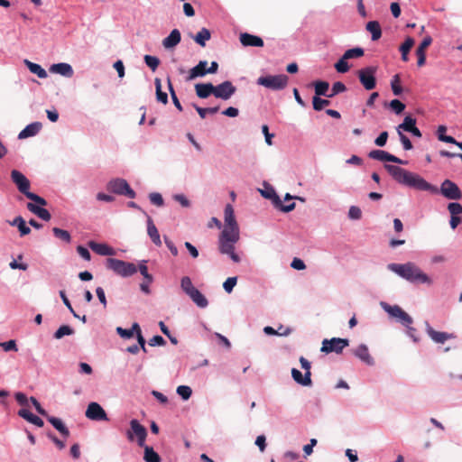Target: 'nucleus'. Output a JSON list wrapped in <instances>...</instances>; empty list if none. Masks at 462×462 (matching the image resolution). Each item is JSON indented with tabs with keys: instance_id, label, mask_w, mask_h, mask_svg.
<instances>
[{
	"instance_id": "obj_1",
	"label": "nucleus",
	"mask_w": 462,
	"mask_h": 462,
	"mask_svg": "<svg viewBox=\"0 0 462 462\" xmlns=\"http://www.w3.org/2000/svg\"><path fill=\"white\" fill-rule=\"evenodd\" d=\"M388 269L412 283L431 284L432 282L426 273L411 262L406 263H390Z\"/></svg>"
},
{
	"instance_id": "obj_2",
	"label": "nucleus",
	"mask_w": 462,
	"mask_h": 462,
	"mask_svg": "<svg viewBox=\"0 0 462 462\" xmlns=\"http://www.w3.org/2000/svg\"><path fill=\"white\" fill-rule=\"evenodd\" d=\"M11 180L15 184L18 190L22 194H23L27 199L41 206L47 205V201L43 198L30 191V180L21 171L17 170H13L11 171Z\"/></svg>"
},
{
	"instance_id": "obj_3",
	"label": "nucleus",
	"mask_w": 462,
	"mask_h": 462,
	"mask_svg": "<svg viewBox=\"0 0 462 462\" xmlns=\"http://www.w3.org/2000/svg\"><path fill=\"white\" fill-rule=\"evenodd\" d=\"M239 227L224 226L219 236V251L229 252L231 245H236L239 240Z\"/></svg>"
},
{
	"instance_id": "obj_4",
	"label": "nucleus",
	"mask_w": 462,
	"mask_h": 462,
	"mask_svg": "<svg viewBox=\"0 0 462 462\" xmlns=\"http://www.w3.org/2000/svg\"><path fill=\"white\" fill-rule=\"evenodd\" d=\"M106 263L108 269L123 277L132 276L137 272V267L133 263L125 262L116 258H107Z\"/></svg>"
},
{
	"instance_id": "obj_5",
	"label": "nucleus",
	"mask_w": 462,
	"mask_h": 462,
	"mask_svg": "<svg viewBox=\"0 0 462 462\" xmlns=\"http://www.w3.org/2000/svg\"><path fill=\"white\" fill-rule=\"evenodd\" d=\"M289 83V77L285 74L268 75L260 77L257 84L272 90L284 89Z\"/></svg>"
},
{
	"instance_id": "obj_6",
	"label": "nucleus",
	"mask_w": 462,
	"mask_h": 462,
	"mask_svg": "<svg viewBox=\"0 0 462 462\" xmlns=\"http://www.w3.org/2000/svg\"><path fill=\"white\" fill-rule=\"evenodd\" d=\"M106 189L110 192H113L117 195H123L130 199L135 198L136 195L134 190L131 189L127 181L120 178L111 180L107 183Z\"/></svg>"
},
{
	"instance_id": "obj_7",
	"label": "nucleus",
	"mask_w": 462,
	"mask_h": 462,
	"mask_svg": "<svg viewBox=\"0 0 462 462\" xmlns=\"http://www.w3.org/2000/svg\"><path fill=\"white\" fill-rule=\"evenodd\" d=\"M376 67L368 66L356 71L358 79L365 90H372L376 87Z\"/></svg>"
},
{
	"instance_id": "obj_8",
	"label": "nucleus",
	"mask_w": 462,
	"mask_h": 462,
	"mask_svg": "<svg viewBox=\"0 0 462 462\" xmlns=\"http://www.w3.org/2000/svg\"><path fill=\"white\" fill-rule=\"evenodd\" d=\"M126 435L130 441H133L135 436L138 446L144 447L147 430L137 420L134 419L130 421V430L127 431Z\"/></svg>"
},
{
	"instance_id": "obj_9",
	"label": "nucleus",
	"mask_w": 462,
	"mask_h": 462,
	"mask_svg": "<svg viewBox=\"0 0 462 462\" xmlns=\"http://www.w3.org/2000/svg\"><path fill=\"white\" fill-rule=\"evenodd\" d=\"M348 345L349 340L346 338L333 337L331 339H324L320 350L327 354L331 352L340 354Z\"/></svg>"
},
{
	"instance_id": "obj_10",
	"label": "nucleus",
	"mask_w": 462,
	"mask_h": 462,
	"mask_svg": "<svg viewBox=\"0 0 462 462\" xmlns=\"http://www.w3.org/2000/svg\"><path fill=\"white\" fill-rule=\"evenodd\" d=\"M382 306L391 317L396 318L403 326L409 327L412 323L411 317L398 305L391 306L382 303Z\"/></svg>"
},
{
	"instance_id": "obj_11",
	"label": "nucleus",
	"mask_w": 462,
	"mask_h": 462,
	"mask_svg": "<svg viewBox=\"0 0 462 462\" xmlns=\"http://www.w3.org/2000/svg\"><path fill=\"white\" fill-rule=\"evenodd\" d=\"M441 194L451 200H458L462 198V192L458 186L450 180H445L440 186Z\"/></svg>"
},
{
	"instance_id": "obj_12",
	"label": "nucleus",
	"mask_w": 462,
	"mask_h": 462,
	"mask_svg": "<svg viewBox=\"0 0 462 462\" xmlns=\"http://www.w3.org/2000/svg\"><path fill=\"white\" fill-rule=\"evenodd\" d=\"M85 415L88 419L91 420H108L106 411L102 408V406L99 403L95 402H92L88 405Z\"/></svg>"
},
{
	"instance_id": "obj_13",
	"label": "nucleus",
	"mask_w": 462,
	"mask_h": 462,
	"mask_svg": "<svg viewBox=\"0 0 462 462\" xmlns=\"http://www.w3.org/2000/svg\"><path fill=\"white\" fill-rule=\"evenodd\" d=\"M236 88L233 85V83L226 80L217 86H215L214 96L217 98L227 100L236 93Z\"/></svg>"
},
{
	"instance_id": "obj_14",
	"label": "nucleus",
	"mask_w": 462,
	"mask_h": 462,
	"mask_svg": "<svg viewBox=\"0 0 462 462\" xmlns=\"http://www.w3.org/2000/svg\"><path fill=\"white\" fill-rule=\"evenodd\" d=\"M425 329L428 336L437 344H444L447 340L456 338L453 333L442 332L435 330L429 322L425 323Z\"/></svg>"
},
{
	"instance_id": "obj_15",
	"label": "nucleus",
	"mask_w": 462,
	"mask_h": 462,
	"mask_svg": "<svg viewBox=\"0 0 462 462\" xmlns=\"http://www.w3.org/2000/svg\"><path fill=\"white\" fill-rule=\"evenodd\" d=\"M368 156L371 159L378 160L381 162H391L398 164H406L407 162L401 160L400 158L383 151V150H373L369 152Z\"/></svg>"
},
{
	"instance_id": "obj_16",
	"label": "nucleus",
	"mask_w": 462,
	"mask_h": 462,
	"mask_svg": "<svg viewBox=\"0 0 462 462\" xmlns=\"http://www.w3.org/2000/svg\"><path fill=\"white\" fill-rule=\"evenodd\" d=\"M405 185L414 188L419 190H431L432 189L431 185L428 181H426L420 175L412 173V172H410L409 178H408Z\"/></svg>"
},
{
	"instance_id": "obj_17",
	"label": "nucleus",
	"mask_w": 462,
	"mask_h": 462,
	"mask_svg": "<svg viewBox=\"0 0 462 462\" xmlns=\"http://www.w3.org/2000/svg\"><path fill=\"white\" fill-rule=\"evenodd\" d=\"M384 168L396 181H398L399 183L404 184V185L406 184L407 180L410 175V171H408L405 169H402L399 166L390 165V164L384 165Z\"/></svg>"
},
{
	"instance_id": "obj_18",
	"label": "nucleus",
	"mask_w": 462,
	"mask_h": 462,
	"mask_svg": "<svg viewBox=\"0 0 462 462\" xmlns=\"http://www.w3.org/2000/svg\"><path fill=\"white\" fill-rule=\"evenodd\" d=\"M432 39L430 36L425 37L420 43L416 50V56L418 58L417 64L419 67H422L426 62V50L431 44Z\"/></svg>"
},
{
	"instance_id": "obj_19",
	"label": "nucleus",
	"mask_w": 462,
	"mask_h": 462,
	"mask_svg": "<svg viewBox=\"0 0 462 462\" xmlns=\"http://www.w3.org/2000/svg\"><path fill=\"white\" fill-rule=\"evenodd\" d=\"M207 74H208V61L200 60L195 67L189 70L187 80H193L197 78H202Z\"/></svg>"
},
{
	"instance_id": "obj_20",
	"label": "nucleus",
	"mask_w": 462,
	"mask_h": 462,
	"mask_svg": "<svg viewBox=\"0 0 462 462\" xmlns=\"http://www.w3.org/2000/svg\"><path fill=\"white\" fill-rule=\"evenodd\" d=\"M239 39L244 46L263 47L264 44L261 37L247 32L241 33Z\"/></svg>"
},
{
	"instance_id": "obj_21",
	"label": "nucleus",
	"mask_w": 462,
	"mask_h": 462,
	"mask_svg": "<svg viewBox=\"0 0 462 462\" xmlns=\"http://www.w3.org/2000/svg\"><path fill=\"white\" fill-rule=\"evenodd\" d=\"M354 355L359 358L361 361L365 363L368 365H373L374 361V358L369 354L368 347L361 344L356 349L353 350Z\"/></svg>"
},
{
	"instance_id": "obj_22",
	"label": "nucleus",
	"mask_w": 462,
	"mask_h": 462,
	"mask_svg": "<svg viewBox=\"0 0 462 462\" xmlns=\"http://www.w3.org/2000/svg\"><path fill=\"white\" fill-rule=\"evenodd\" d=\"M88 245L92 251L99 255L110 256L116 254L115 250L106 244H99L94 241H89Z\"/></svg>"
},
{
	"instance_id": "obj_23",
	"label": "nucleus",
	"mask_w": 462,
	"mask_h": 462,
	"mask_svg": "<svg viewBox=\"0 0 462 462\" xmlns=\"http://www.w3.org/2000/svg\"><path fill=\"white\" fill-rule=\"evenodd\" d=\"M42 125L40 122H33L32 124H29L25 126L24 129H23L19 134L18 139H26L29 137H32L36 135L42 129Z\"/></svg>"
},
{
	"instance_id": "obj_24",
	"label": "nucleus",
	"mask_w": 462,
	"mask_h": 462,
	"mask_svg": "<svg viewBox=\"0 0 462 462\" xmlns=\"http://www.w3.org/2000/svg\"><path fill=\"white\" fill-rule=\"evenodd\" d=\"M196 95L199 98H207L215 93V86L212 83H198L195 85Z\"/></svg>"
},
{
	"instance_id": "obj_25",
	"label": "nucleus",
	"mask_w": 462,
	"mask_h": 462,
	"mask_svg": "<svg viewBox=\"0 0 462 462\" xmlns=\"http://www.w3.org/2000/svg\"><path fill=\"white\" fill-rule=\"evenodd\" d=\"M291 376L293 380L303 386H310L312 384L311 373H305L304 375L296 368L291 369Z\"/></svg>"
},
{
	"instance_id": "obj_26",
	"label": "nucleus",
	"mask_w": 462,
	"mask_h": 462,
	"mask_svg": "<svg viewBox=\"0 0 462 462\" xmlns=\"http://www.w3.org/2000/svg\"><path fill=\"white\" fill-rule=\"evenodd\" d=\"M181 40L180 32L178 29H173L169 36L163 39L162 45L165 49H171L180 43Z\"/></svg>"
},
{
	"instance_id": "obj_27",
	"label": "nucleus",
	"mask_w": 462,
	"mask_h": 462,
	"mask_svg": "<svg viewBox=\"0 0 462 462\" xmlns=\"http://www.w3.org/2000/svg\"><path fill=\"white\" fill-rule=\"evenodd\" d=\"M50 71L68 78H71L73 76L72 67L68 63L53 64L51 66Z\"/></svg>"
},
{
	"instance_id": "obj_28",
	"label": "nucleus",
	"mask_w": 462,
	"mask_h": 462,
	"mask_svg": "<svg viewBox=\"0 0 462 462\" xmlns=\"http://www.w3.org/2000/svg\"><path fill=\"white\" fill-rule=\"evenodd\" d=\"M18 415H19L20 417H22L23 419L26 420L27 421H29V422H31V423L34 424V425H35V426H37V427H40V428H41V427H42V426L44 425L43 420H42L40 417H38V416H36V415L32 414V413L29 410H27V409H21V410L18 411Z\"/></svg>"
},
{
	"instance_id": "obj_29",
	"label": "nucleus",
	"mask_w": 462,
	"mask_h": 462,
	"mask_svg": "<svg viewBox=\"0 0 462 462\" xmlns=\"http://www.w3.org/2000/svg\"><path fill=\"white\" fill-rule=\"evenodd\" d=\"M147 233H148V236L151 237L152 241L157 246L162 245V240H161L159 231L150 217H148V219H147Z\"/></svg>"
},
{
	"instance_id": "obj_30",
	"label": "nucleus",
	"mask_w": 462,
	"mask_h": 462,
	"mask_svg": "<svg viewBox=\"0 0 462 462\" xmlns=\"http://www.w3.org/2000/svg\"><path fill=\"white\" fill-rule=\"evenodd\" d=\"M27 208L29 211L35 214L38 217H40L42 220L49 221L51 217L50 212L47 209L41 208L33 203H28Z\"/></svg>"
},
{
	"instance_id": "obj_31",
	"label": "nucleus",
	"mask_w": 462,
	"mask_h": 462,
	"mask_svg": "<svg viewBox=\"0 0 462 462\" xmlns=\"http://www.w3.org/2000/svg\"><path fill=\"white\" fill-rule=\"evenodd\" d=\"M48 421L65 438H68L69 436V429L64 425L62 420L59 418L52 417V416H47L46 417Z\"/></svg>"
},
{
	"instance_id": "obj_32",
	"label": "nucleus",
	"mask_w": 462,
	"mask_h": 462,
	"mask_svg": "<svg viewBox=\"0 0 462 462\" xmlns=\"http://www.w3.org/2000/svg\"><path fill=\"white\" fill-rule=\"evenodd\" d=\"M365 28L371 33L373 41H377L381 38L382 29L380 23L377 21L368 22Z\"/></svg>"
},
{
	"instance_id": "obj_33",
	"label": "nucleus",
	"mask_w": 462,
	"mask_h": 462,
	"mask_svg": "<svg viewBox=\"0 0 462 462\" xmlns=\"http://www.w3.org/2000/svg\"><path fill=\"white\" fill-rule=\"evenodd\" d=\"M415 43V41L411 37H407L404 41V42L400 46L399 51L402 53V60L404 62H407L409 60V52L411 49L413 47Z\"/></svg>"
},
{
	"instance_id": "obj_34",
	"label": "nucleus",
	"mask_w": 462,
	"mask_h": 462,
	"mask_svg": "<svg viewBox=\"0 0 462 462\" xmlns=\"http://www.w3.org/2000/svg\"><path fill=\"white\" fill-rule=\"evenodd\" d=\"M189 297L199 308H206L208 304L206 297L197 288L189 295Z\"/></svg>"
},
{
	"instance_id": "obj_35",
	"label": "nucleus",
	"mask_w": 462,
	"mask_h": 462,
	"mask_svg": "<svg viewBox=\"0 0 462 462\" xmlns=\"http://www.w3.org/2000/svg\"><path fill=\"white\" fill-rule=\"evenodd\" d=\"M10 225L17 226L22 236L29 235L31 233V228L26 226L24 219L20 216L16 217L12 222H10Z\"/></svg>"
},
{
	"instance_id": "obj_36",
	"label": "nucleus",
	"mask_w": 462,
	"mask_h": 462,
	"mask_svg": "<svg viewBox=\"0 0 462 462\" xmlns=\"http://www.w3.org/2000/svg\"><path fill=\"white\" fill-rule=\"evenodd\" d=\"M24 63L29 69V70L37 75L40 79L47 78V72L44 69H42L39 64L33 63L28 60H24Z\"/></svg>"
},
{
	"instance_id": "obj_37",
	"label": "nucleus",
	"mask_w": 462,
	"mask_h": 462,
	"mask_svg": "<svg viewBox=\"0 0 462 462\" xmlns=\"http://www.w3.org/2000/svg\"><path fill=\"white\" fill-rule=\"evenodd\" d=\"M225 226H238V224L235 217L234 208L230 204H227L225 208Z\"/></svg>"
},
{
	"instance_id": "obj_38",
	"label": "nucleus",
	"mask_w": 462,
	"mask_h": 462,
	"mask_svg": "<svg viewBox=\"0 0 462 462\" xmlns=\"http://www.w3.org/2000/svg\"><path fill=\"white\" fill-rule=\"evenodd\" d=\"M211 37V33L208 29L202 28L194 37L193 40L201 47L206 46V42Z\"/></svg>"
},
{
	"instance_id": "obj_39",
	"label": "nucleus",
	"mask_w": 462,
	"mask_h": 462,
	"mask_svg": "<svg viewBox=\"0 0 462 462\" xmlns=\"http://www.w3.org/2000/svg\"><path fill=\"white\" fill-rule=\"evenodd\" d=\"M143 448H144L143 459L145 462H161L160 456L152 447L144 445Z\"/></svg>"
},
{
	"instance_id": "obj_40",
	"label": "nucleus",
	"mask_w": 462,
	"mask_h": 462,
	"mask_svg": "<svg viewBox=\"0 0 462 462\" xmlns=\"http://www.w3.org/2000/svg\"><path fill=\"white\" fill-rule=\"evenodd\" d=\"M414 126H416V119L411 117V116H407L404 117L403 122L398 125V132L400 130H403L405 132H411Z\"/></svg>"
},
{
	"instance_id": "obj_41",
	"label": "nucleus",
	"mask_w": 462,
	"mask_h": 462,
	"mask_svg": "<svg viewBox=\"0 0 462 462\" xmlns=\"http://www.w3.org/2000/svg\"><path fill=\"white\" fill-rule=\"evenodd\" d=\"M155 88H156V98L159 102L166 105L168 103V95L167 93L162 90V82L161 79L156 78L154 80Z\"/></svg>"
},
{
	"instance_id": "obj_42",
	"label": "nucleus",
	"mask_w": 462,
	"mask_h": 462,
	"mask_svg": "<svg viewBox=\"0 0 462 462\" xmlns=\"http://www.w3.org/2000/svg\"><path fill=\"white\" fill-rule=\"evenodd\" d=\"M52 232L55 237H57L58 239H60L68 244L70 243L71 236L67 230L59 227H53Z\"/></svg>"
},
{
	"instance_id": "obj_43",
	"label": "nucleus",
	"mask_w": 462,
	"mask_h": 462,
	"mask_svg": "<svg viewBox=\"0 0 462 462\" xmlns=\"http://www.w3.org/2000/svg\"><path fill=\"white\" fill-rule=\"evenodd\" d=\"M314 86H315V93H316V96H327L328 94H327L328 90V88H329V84L327 82V81H316L314 83Z\"/></svg>"
},
{
	"instance_id": "obj_44",
	"label": "nucleus",
	"mask_w": 462,
	"mask_h": 462,
	"mask_svg": "<svg viewBox=\"0 0 462 462\" xmlns=\"http://www.w3.org/2000/svg\"><path fill=\"white\" fill-rule=\"evenodd\" d=\"M180 287L183 291L189 296L196 289L189 277L184 276L180 281Z\"/></svg>"
},
{
	"instance_id": "obj_45",
	"label": "nucleus",
	"mask_w": 462,
	"mask_h": 462,
	"mask_svg": "<svg viewBox=\"0 0 462 462\" xmlns=\"http://www.w3.org/2000/svg\"><path fill=\"white\" fill-rule=\"evenodd\" d=\"M364 50L360 47H356V48H353V49H349L347 50L345 53H344V59H356V58H360L362 56H364Z\"/></svg>"
},
{
	"instance_id": "obj_46",
	"label": "nucleus",
	"mask_w": 462,
	"mask_h": 462,
	"mask_svg": "<svg viewBox=\"0 0 462 462\" xmlns=\"http://www.w3.org/2000/svg\"><path fill=\"white\" fill-rule=\"evenodd\" d=\"M74 333V330L68 325L60 326L57 331L54 333V337L56 339H60L64 336H69Z\"/></svg>"
},
{
	"instance_id": "obj_47",
	"label": "nucleus",
	"mask_w": 462,
	"mask_h": 462,
	"mask_svg": "<svg viewBox=\"0 0 462 462\" xmlns=\"http://www.w3.org/2000/svg\"><path fill=\"white\" fill-rule=\"evenodd\" d=\"M167 83H168V88H169V91H170V94H171V97L174 106H176V108L179 111H182V106L177 97V95L174 91V88H173V86H172V83H171V80L170 78H168Z\"/></svg>"
},
{
	"instance_id": "obj_48",
	"label": "nucleus",
	"mask_w": 462,
	"mask_h": 462,
	"mask_svg": "<svg viewBox=\"0 0 462 462\" xmlns=\"http://www.w3.org/2000/svg\"><path fill=\"white\" fill-rule=\"evenodd\" d=\"M144 62L145 64L152 70L155 71L160 65V60L152 55H145L144 56Z\"/></svg>"
},
{
	"instance_id": "obj_49",
	"label": "nucleus",
	"mask_w": 462,
	"mask_h": 462,
	"mask_svg": "<svg viewBox=\"0 0 462 462\" xmlns=\"http://www.w3.org/2000/svg\"><path fill=\"white\" fill-rule=\"evenodd\" d=\"M312 104H313V108L316 110V111H320L321 109H323L325 106H328L329 105V101L327 100V99H322L320 98L318 96H315L313 97V100H312Z\"/></svg>"
},
{
	"instance_id": "obj_50",
	"label": "nucleus",
	"mask_w": 462,
	"mask_h": 462,
	"mask_svg": "<svg viewBox=\"0 0 462 462\" xmlns=\"http://www.w3.org/2000/svg\"><path fill=\"white\" fill-rule=\"evenodd\" d=\"M177 393L183 399L188 400L190 398L192 390L189 386L180 385L177 387Z\"/></svg>"
},
{
	"instance_id": "obj_51",
	"label": "nucleus",
	"mask_w": 462,
	"mask_h": 462,
	"mask_svg": "<svg viewBox=\"0 0 462 462\" xmlns=\"http://www.w3.org/2000/svg\"><path fill=\"white\" fill-rule=\"evenodd\" d=\"M347 59H344V55L341 59L335 64V68L339 73H346L349 70L350 67L347 63Z\"/></svg>"
},
{
	"instance_id": "obj_52",
	"label": "nucleus",
	"mask_w": 462,
	"mask_h": 462,
	"mask_svg": "<svg viewBox=\"0 0 462 462\" xmlns=\"http://www.w3.org/2000/svg\"><path fill=\"white\" fill-rule=\"evenodd\" d=\"M391 87H392V90L395 96H399L402 94V88L400 85V76L398 74L393 76L392 82H391Z\"/></svg>"
},
{
	"instance_id": "obj_53",
	"label": "nucleus",
	"mask_w": 462,
	"mask_h": 462,
	"mask_svg": "<svg viewBox=\"0 0 462 462\" xmlns=\"http://www.w3.org/2000/svg\"><path fill=\"white\" fill-rule=\"evenodd\" d=\"M346 89L344 83L337 81L335 82L332 86L331 93L328 95V97H333L334 96L345 92Z\"/></svg>"
},
{
	"instance_id": "obj_54",
	"label": "nucleus",
	"mask_w": 462,
	"mask_h": 462,
	"mask_svg": "<svg viewBox=\"0 0 462 462\" xmlns=\"http://www.w3.org/2000/svg\"><path fill=\"white\" fill-rule=\"evenodd\" d=\"M137 270H139V272L143 276L144 280H146L148 282V283H152V282L153 278L148 273V267L145 264V261H143L142 263L139 264Z\"/></svg>"
},
{
	"instance_id": "obj_55",
	"label": "nucleus",
	"mask_w": 462,
	"mask_h": 462,
	"mask_svg": "<svg viewBox=\"0 0 462 462\" xmlns=\"http://www.w3.org/2000/svg\"><path fill=\"white\" fill-rule=\"evenodd\" d=\"M448 210L450 216H459L462 214V206L457 202H450L448 205Z\"/></svg>"
},
{
	"instance_id": "obj_56",
	"label": "nucleus",
	"mask_w": 462,
	"mask_h": 462,
	"mask_svg": "<svg viewBox=\"0 0 462 462\" xmlns=\"http://www.w3.org/2000/svg\"><path fill=\"white\" fill-rule=\"evenodd\" d=\"M263 331L267 335L288 336L291 332V329L289 328H286L283 332H279V331H276L273 328L267 326L263 328Z\"/></svg>"
},
{
	"instance_id": "obj_57",
	"label": "nucleus",
	"mask_w": 462,
	"mask_h": 462,
	"mask_svg": "<svg viewBox=\"0 0 462 462\" xmlns=\"http://www.w3.org/2000/svg\"><path fill=\"white\" fill-rule=\"evenodd\" d=\"M390 107L399 115L404 110L405 105L398 99H393L390 102Z\"/></svg>"
},
{
	"instance_id": "obj_58",
	"label": "nucleus",
	"mask_w": 462,
	"mask_h": 462,
	"mask_svg": "<svg viewBox=\"0 0 462 462\" xmlns=\"http://www.w3.org/2000/svg\"><path fill=\"white\" fill-rule=\"evenodd\" d=\"M236 282H237V278L236 277H229L227 278L225 282L223 283V287L225 289V291L228 293H230L234 287L236 286Z\"/></svg>"
},
{
	"instance_id": "obj_59",
	"label": "nucleus",
	"mask_w": 462,
	"mask_h": 462,
	"mask_svg": "<svg viewBox=\"0 0 462 462\" xmlns=\"http://www.w3.org/2000/svg\"><path fill=\"white\" fill-rule=\"evenodd\" d=\"M150 201L152 204L156 205L158 207H162L163 205V199L160 193L153 192L149 195Z\"/></svg>"
},
{
	"instance_id": "obj_60",
	"label": "nucleus",
	"mask_w": 462,
	"mask_h": 462,
	"mask_svg": "<svg viewBox=\"0 0 462 462\" xmlns=\"http://www.w3.org/2000/svg\"><path fill=\"white\" fill-rule=\"evenodd\" d=\"M348 217L351 219H360L362 217L361 209L358 207L352 206L348 211Z\"/></svg>"
},
{
	"instance_id": "obj_61",
	"label": "nucleus",
	"mask_w": 462,
	"mask_h": 462,
	"mask_svg": "<svg viewBox=\"0 0 462 462\" xmlns=\"http://www.w3.org/2000/svg\"><path fill=\"white\" fill-rule=\"evenodd\" d=\"M398 134H399L400 140L403 145L404 150H407V151L411 150L413 146H412V143L410 141V139L405 134H403L401 131H399Z\"/></svg>"
},
{
	"instance_id": "obj_62",
	"label": "nucleus",
	"mask_w": 462,
	"mask_h": 462,
	"mask_svg": "<svg viewBox=\"0 0 462 462\" xmlns=\"http://www.w3.org/2000/svg\"><path fill=\"white\" fill-rule=\"evenodd\" d=\"M30 402L32 403V405L34 406V408L38 413H40L41 415H42L44 417L48 416L47 411L42 407V405L40 404V402L37 401L36 398L31 397Z\"/></svg>"
},
{
	"instance_id": "obj_63",
	"label": "nucleus",
	"mask_w": 462,
	"mask_h": 462,
	"mask_svg": "<svg viewBox=\"0 0 462 462\" xmlns=\"http://www.w3.org/2000/svg\"><path fill=\"white\" fill-rule=\"evenodd\" d=\"M166 344V341L164 340V338L162 337V336H153L150 340H149V345L151 346H164Z\"/></svg>"
},
{
	"instance_id": "obj_64",
	"label": "nucleus",
	"mask_w": 462,
	"mask_h": 462,
	"mask_svg": "<svg viewBox=\"0 0 462 462\" xmlns=\"http://www.w3.org/2000/svg\"><path fill=\"white\" fill-rule=\"evenodd\" d=\"M388 139V133L386 131L382 132L379 136L375 139L374 143L377 146L383 147L385 145Z\"/></svg>"
}]
</instances>
